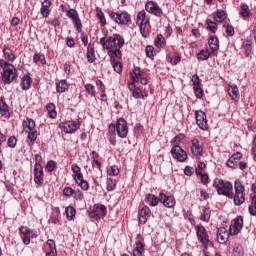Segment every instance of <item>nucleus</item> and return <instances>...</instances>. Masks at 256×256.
Segmentation results:
<instances>
[{
    "mask_svg": "<svg viewBox=\"0 0 256 256\" xmlns=\"http://www.w3.org/2000/svg\"><path fill=\"white\" fill-rule=\"evenodd\" d=\"M61 129L64 133H75L78 129L81 128V119L79 118L77 122L75 121H66L60 124Z\"/></svg>",
    "mask_w": 256,
    "mask_h": 256,
    "instance_id": "obj_7",
    "label": "nucleus"
},
{
    "mask_svg": "<svg viewBox=\"0 0 256 256\" xmlns=\"http://www.w3.org/2000/svg\"><path fill=\"white\" fill-rule=\"evenodd\" d=\"M117 187V180L113 178L107 179V191H115V188Z\"/></svg>",
    "mask_w": 256,
    "mask_h": 256,
    "instance_id": "obj_42",
    "label": "nucleus"
},
{
    "mask_svg": "<svg viewBox=\"0 0 256 256\" xmlns=\"http://www.w3.org/2000/svg\"><path fill=\"white\" fill-rule=\"evenodd\" d=\"M241 11L239 12L240 17H243V19H249L251 17V10L249 9V5L242 3L240 5Z\"/></svg>",
    "mask_w": 256,
    "mask_h": 256,
    "instance_id": "obj_23",
    "label": "nucleus"
},
{
    "mask_svg": "<svg viewBox=\"0 0 256 256\" xmlns=\"http://www.w3.org/2000/svg\"><path fill=\"white\" fill-rule=\"evenodd\" d=\"M227 166L230 167V169H237V167L239 166V160L229 158V160L227 161Z\"/></svg>",
    "mask_w": 256,
    "mask_h": 256,
    "instance_id": "obj_50",
    "label": "nucleus"
},
{
    "mask_svg": "<svg viewBox=\"0 0 256 256\" xmlns=\"http://www.w3.org/2000/svg\"><path fill=\"white\" fill-rule=\"evenodd\" d=\"M73 25L78 33H81L83 31V24L81 23L80 18H76L75 20H73Z\"/></svg>",
    "mask_w": 256,
    "mask_h": 256,
    "instance_id": "obj_47",
    "label": "nucleus"
},
{
    "mask_svg": "<svg viewBox=\"0 0 256 256\" xmlns=\"http://www.w3.org/2000/svg\"><path fill=\"white\" fill-rule=\"evenodd\" d=\"M46 109L48 111V117H50V119H55L57 117V111H55V105L53 103H48Z\"/></svg>",
    "mask_w": 256,
    "mask_h": 256,
    "instance_id": "obj_35",
    "label": "nucleus"
},
{
    "mask_svg": "<svg viewBox=\"0 0 256 256\" xmlns=\"http://www.w3.org/2000/svg\"><path fill=\"white\" fill-rule=\"evenodd\" d=\"M211 57V53H209L208 50L202 49L198 54H197V59L198 61H207Z\"/></svg>",
    "mask_w": 256,
    "mask_h": 256,
    "instance_id": "obj_38",
    "label": "nucleus"
},
{
    "mask_svg": "<svg viewBox=\"0 0 256 256\" xmlns=\"http://www.w3.org/2000/svg\"><path fill=\"white\" fill-rule=\"evenodd\" d=\"M118 60H119V58L114 56V60H113V58H111V63H112L114 71L116 73H121L123 71V66L121 65V62H119Z\"/></svg>",
    "mask_w": 256,
    "mask_h": 256,
    "instance_id": "obj_30",
    "label": "nucleus"
},
{
    "mask_svg": "<svg viewBox=\"0 0 256 256\" xmlns=\"http://www.w3.org/2000/svg\"><path fill=\"white\" fill-rule=\"evenodd\" d=\"M66 17L68 19H72V21H75V19H79V12H77V10L74 8H70L66 11Z\"/></svg>",
    "mask_w": 256,
    "mask_h": 256,
    "instance_id": "obj_37",
    "label": "nucleus"
},
{
    "mask_svg": "<svg viewBox=\"0 0 256 256\" xmlns=\"http://www.w3.org/2000/svg\"><path fill=\"white\" fill-rule=\"evenodd\" d=\"M196 229L197 238L207 248V245H209V235L207 234V230L203 226H197Z\"/></svg>",
    "mask_w": 256,
    "mask_h": 256,
    "instance_id": "obj_14",
    "label": "nucleus"
},
{
    "mask_svg": "<svg viewBox=\"0 0 256 256\" xmlns=\"http://www.w3.org/2000/svg\"><path fill=\"white\" fill-rule=\"evenodd\" d=\"M212 185L219 195L228 197V199H233L234 205L237 207H240V205L245 203V185H243L241 179H236L234 181V192L233 183L221 178H215Z\"/></svg>",
    "mask_w": 256,
    "mask_h": 256,
    "instance_id": "obj_1",
    "label": "nucleus"
},
{
    "mask_svg": "<svg viewBox=\"0 0 256 256\" xmlns=\"http://www.w3.org/2000/svg\"><path fill=\"white\" fill-rule=\"evenodd\" d=\"M23 127H24L26 132L35 131V120L28 119L27 121H24L23 122Z\"/></svg>",
    "mask_w": 256,
    "mask_h": 256,
    "instance_id": "obj_34",
    "label": "nucleus"
},
{
    "mask_svg": "<svg viewBox=\"0 0 256 256\" xmlns=\"http://www.w3.org/2000/svg\"><path fill=\"white\" fill-rule=\"evenodd\" d=\"M130 75H131L132 81H134V82L139 81V79H141V77H142L141 68L135 67L132 70V72L130 73Z\"/></svg>",
    "mask_w": 256,
    "mask_h": 256,
    "instance_id": "obj_32",
    "label": "nucleus"
},
{
    "mask_svg": "<svg viewBox=\"0 0 256 256\" xmlns=\"http://www.w3.org/2000/svg\"><path fill=\"white\" fill-rule=\"evenodd\" d=\"M0 114L5 119H9V117L11 115L9 113V106H7V104L3 100H0Z\"/></svg>",
    "mask_w": 256,
    "mask_h": 256,
    "instance_id": "obj_27",
    "label": "nucleus"
},
{
    "mask_svg": "<svg viewBox=\"0 0 256 256\" xmlns=\"http://www.w3.org/2000/svg\"><path fill=\"white\" fill-rule=\"evenodd\" d=\"M73 193H75V190H73V188H71V187H65L63 189V195L65 197H71V195H73Z\"/></svg>",
    "mask_w": 256,
    "mask_h": 256,
    "instance_id": "obj_57",
    "label": "nucleus"
},
{
    "mask_svg": "<svg viewBox=\"0 0 256 256\" xmlns=\"http://www.w3.org/2000/svg\"><path fill=\"white\" fill-rule=\"evenodd\" d=\"M32 82H33V79H31V76L29 74L24 75L20 82L21 89L23 91H29V89H31Z\"/></svg>",
    "mask_w": 256,
    "mask_h": 256,
    "instance_id": "obj_20",
    "label": "nucleus"
},
{
    "mask_svg": "<svg viewBox=\"0 0 256 256\" xmlns=\"http://www.w3.org/2000/svg\"><path fill=\"white\" fill-rule=\"evenodd\" d=\"M85 90L88 93V95H90V97H95V86L93 84H86Z\"/></svg>",
    "mask_w": 256,
    "mask_h": 256,
    "instance_id": "obj_45",
    "label": "nucleus"
},
{
    "mask_svg": "<svg viewBox=\"0 0 256 256\" xmlns=\"http://www.w3.org/2000/svg\"><path fill=\"white\" fill-rule=\"evenodd\" d=\"M3 55H4V59L7 63H13V61H15L16 57H15V52H13V50L9 47H5L3 49Z\"/></svg>",
    "mask_w": 256,
    "mask_h": 256,
    "instance_id": "obj_21",
    "label": "nucleus"
},
{
    "mask_svg": "<svg viewBox=\"0 0 256 256\" xmlns=\"http://www.w3.org/2000/svg\"><path fill=\"white\" fill-rule=\"evenodd\" d=\"M57 163L53 160H50L47 162L46 164V169L49 173H52V171H55V167H56Z\"/></svg>",
    "mask_w": 256,
    "mask_h": 256,
    "instance_id": "obj_54",
    "label": "nucleus"
},
{
    "mask_svg": "<svg viewBox=\"0 0 256 256\" xmlns=\"http://www.w3.org/2000/svg\"><path fill=\"white\" fill-rule=\"evenodd\" d=\"M149 217H151V209L149 208V206H144L139 212V223L145 225Z\"/></svg>",
    "mask_w": 256,
    "mask_h": 256,
    "instance_id": "obj_17",
    "label": "nucleus"
},
{
    "mask_svg": "<svg viewBox=\"0 0 256 256\" xmlns=\"http://www.w3.org/2000/svg\"><path fill=\"white\" fill-rule=\"evenodd\" d=\"M34 63H41V65H47V60L45 59V55L41 53H35L33 55Z\"/></svg>",
    "mask_w": 256,
    "mask_h": 256,
    "instance_id": "obj_33",
    "label": "nucleus"
},
{
    "mask_svg": "<svg viewBox=\"0 0 256 256\" xmlns=\"http://www.w3.org/2000/svg\"><path fill=\"white\" fill-rule=\"evenodd\" d=\"M88 215L91 219H101L107 215V207L105 205L95 204L93 209L88 210Z\"/></svg>",
    "mask_w": 256,
    "mask_h": 256,
    "instance_id": "obj_5",
    "label": "nucleus"
},
{
    "mask_svg": "<svg viewBox=\"0 0 256 256\" xmlns=\"http://www.w3.org/2000/svg\"><path fill=\"white\" fill-rule=\"evenodd\" d=\"M147 13L154 15L155 17H163V9L159 7L157 2L148 1L145 5Z\"/></svg>",
    "mask_w": 256,
    "mask_h": 256,
    "instance_id": "obj_9",
    "label": "nucleus"
},
{
    "mask_svg": "<svg viewBox=\"0 0 256 256\" xmlns=\"http://www.w3.org/2000/svg\"><path fill=\"white\" fill-rule=\"evenodd\" d=\"M217 241L220 243V245H225L227 241H229V232L227 231V228L220 227L217 230Z\"/></svg>",
    "mask_w": 256,
    "mask_h": 256,
    "instance_id": "obj_15",
    "label": "nucleus"
},
{
    "mask_svg": "<svg viewBox=\"0 0 256 256\" xmlns=\"http://www.w3.org/2000/svg\"><path fill=\"white\" fill-rule=\"evenodd\" d=\"M193 89L197 99H203V95L205 94L203 92V88H201L200 86H196V87H193Z\"/></svg>",
    "mask_w": 256,
    "mask_h": 256,
    "instance_id": "obj_51",
    "label": "nucleus"
},
{
    "mask_svg": "<svg viewBox=\"0 0 256 256\" xmlns=\"http://www.w3.org/2000/svg\"><path fill=\"white\" fill-rule=\"evenodd\" d=\"M20 233H22V235H24V237H26L27 235H29L31 233V229H29V227L26 226H21L19 228Z\"/></svg>",
    "mask_w": 256,
    "mask_h": 256,
    "instance_id": "obj_60",
    "label": "nucleus"
},
{
    "mask_svg": "<svg viewBox=\"0 0 256 256\" xmlns=\"http://www.w3.org/2000/svg\"><path fill=\"white\" fill-rule=\"evenodd\" d=\"M140 22V25H147L149 23V18H147V13L145 10H142L137 15V23Z\"/></svg>",
    "mask_w": 256,
    "mask_h": 256,
    "instance_id": "obj_29",
    "label": "nucleus"
},
{
    "mask_svg": "<svg viewBox=\"0 0 256 256\" xmlns=\"http://www.w3.org/2000/svg\"><path fill=\"white\" fill-rule=\"evenodd\" d=\"M242 48L245 51L246 57H249L251 55V42L247 41L242 44Z\"/></svg>",
    "mask_w": 256,
    "mask_h": 256,
    "instance_id": "obj_49",
    "label": "nucleus"
},
{
    "mask_svg": "<svg viewBox=\"0 0 256 256\" xmlns=\"http://www.w3.org/2000/svg\"><path fill=\"white\" fill-rule=\"evenodd\" d=\"M3 71L1 73V79L5 85H11L13 81H16L17 77H19V72L15 66L4 60L3 63Z\"/></svg>",
    "mask_w": 256,
    "mask_h": 256,
    "instance_id": "obj_3",
    "label": "nucleus"
},
{
    "mask_svg": "<svg viewBox=\"0 0 256 256\" xmlns=\"http://www.w3.org/2000/svg\"><path fill=\"white\" fill-rule=\"evenodd\" d=\"M232 256H245V251L243 250V246L240 244H235L232 250Z\"/></svg>",
    "mask_w": 256,
    "mask_h": 256,
    "instance_id": "obj_36",
    "label": "nucleus"
},
{
    "mask_svg": "<svg viewBox=\"0 0 256 256\" xmlns=\"http://www.w3.org/2000/svg\"><path fill=\"white\" fill-rule=\"evenodd\" d=\"M248 211L250 213V215H252L253 217H255L256 215V206L251 204L249 207H248Z\"/></svg>",
    "mask_w": 256,
    "mask_h": 256,
    "instance_id": "obj_64",
    "label": "nucleus"
},
{
    "mask_svg": "<svg viewBox=\"0 0 256 256\" xmlns=\"http://www.w3.org/2000/svg\"><path fill=\"white\" fill-rule=\"evenodd\" d=\"M241 229H243V217L237 216L234 223L229 227V235H238L241 233Z\"/></svg>",
    "mask_w": 256,
    "mask_h": 256,
    "instance_id": "obj_12",
    "label": "nucleus"
},
{
    "mask_svg": "<svg viewBox=\"0 0 256 256\" xmlns=\"http://www.w3.org/2000/svg\"><path fill=\"white\" fill-rule=\"evenodd\" d=\"M154 50H155V48H153V46H147L146 47V56L151 59L153 57Z\"/></svg>",
    "mask_w": 256,
    "mask_h": 256,
    "instance_id": "obj_63",
    "label": "nucleus"
},
{
    "mask_svg": "<svg viewBox=\"0 0 256 256\" xmlns=\"http://www.w3.org/2000/svg\"><path fill=\"white\" fill-rule=\"evenodd\" d=\"M65 213L68 221H71L73 217H75L77 211L75 210V208H73V206H68L66 207Z\"/></svg>",
    "mask_w": 256,
    "mask_h": 256,
    "instance_id": "obj_40",
    "label": "nucleus"
},
{
    "mask_svg": "<svg viewBox=\"0 0 256 256\" xmlns=\"http://www.w3.org/2000/svg\"><path fill=\"white\" fill-rule=\"evenodd\" d=\"M96 16L100 21V27H105V25H107V19H105V14L99 7H96Z\"/></svg>",
    "mask_w": 256,
    "mask_h": 256,
    "instance_id": "obj_28",
    "label": "nucleus"
},
{
    "mask_svg": "<svg viewBox=\"0 0 256 256\" xmlns=\"http://www.w3.org/2000/svg\"><path fill=\"white\" fill-rule=\"evenodd\" d=\"M110 19H112V21H114L118 25H128L129 23H131V15L127 12H111Z\"/></svg>",
    "mask_w": 256,
    "mask_h": 256,
    "instance_id": "obj_4",
    "label": "nucleus"
},
{
    "mask_svg": "<svg viewBox=\"0 0 256 256\" xmlns=\"http://www.w3.org/2000/svg\"><path fill=\"white\" fill-rule=\"evenodd\" d=\"M159 201H161L159 199V196L157 197L154 194H152V198H151V201H150L151 207H157V205H159Z\"/></svg>",
    "mask_w": 256,
    "mask_h": 256,
    "instance_id": "obj_58",
    "label": "nucleus"
},
{
    "mask_svg": "<svg viewBox=\"0 0 256 256\" xmlns=\"http://www.w3.org/2000/svg\"><path fill=\"white\" fill-rule=\"evenodd\" d=\"M208 45L212 53H217L219 51V39L215 36H211L208 40Z\"/></svg>",
    "mask_w": 256,
    "mask_h": 256,
    "instance_id": "obj_22",
    "label": "nucleus"
},
{
    "mask_svg": "<svg viewBox=\"0 0 256 256\" xmlns=\"http://www.w3.org/2000/svg\"><path fill=\"white\" fill-rule=\"evenodd\" d=\"M181 141H183V138L181 136H176L171 140V145H173V147H180Z\"/></svg>",
    "mask_w": 256,
    "mask_h": 256,
    "instance_id": "obj_56",
    "label": "nucleus"
},
{
    "mask_svg": "<svg viewBox=\"0 0 256 256\" xmlns=\"http://www.w3.org/2000/svg\"><path fill=\"white\" fill-rule=\"evenodd\" d=\"M227 18V14L223 10H218L216 12V16L214 17L216 23H223V21Z\"/></svg>",
    "mask_w": 256,
    "mask_h": 256,
    "instance_id": "obj_39",
    "label": "nucleus"
},
{
    "mask_svg": "<svg viewBox=\"0 0 256 256\" xmlns=\"http://www.w3.org/2000/svg\"><path fill=\"white\" fill-rule=\"evenodd\" d=\"M223 27L226 29V34L229 37H233V35H235V28H233V26H231V25H229L227 23H224Z\"/></svg>",
    "mask_w": 256,
    "mask_h": 256,
    "instance_id": "obj_46",
    "label": "nucleus"
},
{
    "mask_svg": "<svg viewBox=\"0 0 256 256\" xmlns=\"http://www.w3.org/2000/svg\"><path fill=\"white\" fill-rule=\"evenodd\" d=\"M205 167H207L205 162H200L195 170L196 175H202L203 169H205Z\"/></svg>",
    "mask_w": 256,
    "mask_h": 256,
    "instance_id": "obj_55",
    "label": "nucleus"
},
{
    "mask_svg": "<svg viewBox=\"0 0 256 256\" xmlns=\"http://www.w3.org/2000/svg\"><path fill=\"white\" fill-rule=\"evenodd\" d=\"M167 61H169L171 65H179V63H181V55L175 54L174 57L167 56Z\"/></svg>",
    "mask_w": 256,
    "mask_h": 256,
    "instance_id": "obj_43",
    "label": "nucleus"
},
{
    "mask_svg": "<svg viewBox=\"0 0 256 256\" xmlns=\"http://www.w3.org/2000/svg\"><path fill=\"white\" fill-rule=\"evenodd\" d=\"M86 57L88 63H95V50L93 49V45L91 44H88Z\"/></svg>",
    "mask_w": 256,
    "mask_h": 256,
    "instance_id": "obj_26",
    "label": "nucleus"
},
{
    "mask_svg": "<svg viewBox=\"0 0 256 256\" xmlns=\"http://www.w3.org/2000/svg\"><path fill=\"white\" fill-rule=\"evenodd\" d=\"M116 132L118 137L125 139L129 133V127H127V121L124 118H119L116 122Z\"/></svg>",
    "mask_w": 256,
    "mask_h": 256,
    "instance_id": "obj_6",
    "label": "nucleus"
},
{
    "mask_svg": "<svg viewBox=\"0 0 256 256\" xmlns=\"http://www.w3.org/2000/svg\"><path fill=\"white\" fill-rule=\"evenodd\" d=\"M191 153L194 154L195 157H201V155H203V148L199 145V140H192Z\"/></svg>",
    "mask_w": 256,
    "mask_h": 256,
    "instance_id": "obj_19",
    "label": "nucleus"
},
{
    "mask_svg": "<svg viewBox=\"0 0 256 256\" xmlns=\"http://www.w3.org/2000/svg\"><path fill=\"white\" fill-rule=\"evenodd\" d=\"M47 245L50 247V253H57V246L55 245V240L48 239Z\"/></svg>",
    "mask_w": 256,
    "mask_h": 256,
    "instance_id": "obj_52",
    "label": "nucleus"
},
{
    "mask_svg": "<svg viewBox=\"0 0 256 256\" xmlns=\"http://www.w3.org/2000/svg\"><path fill=\"white\" fill-rule=\"evenodd\" d=\"M136 248L133 250V256H143V251H145V244L141 241H136Z\"/></svg>",
    "mask_w": 256,
    "mask_h": 256,
    "instance_id": "obj_25",
    "label": "nucleus"
},
{
    "mask_svg": "<svg viewBox=\"0 0 256 256\" xmlns=\"http://www.w3.org/2000/svg\"><path fill=\"white\" fill-rule=\"evenodd\" d=\"M191 81H192L193 87H200V85H201V78H199V75L194 74L192 76Z\"/></svg>",
    "mask_w": 256,
    "mask_h": 256,
    "instance_id": "obj_53",
    "label": "nucleus"
},
{
    "mask_svg": "<svg viewBox=\"0 0 256 256\" xmlns=\"http://www.w3.org/2000/svg\"><path fill=\"white\" fill-rule=\"evenodd\" d=\"M45 180L43 179V166L41 164L34 165V183L37 187H43V183Z\"/></svg>",
    "mask_w": 256,
    "mask_h": 256,
    "instance_id": "obj_11",
    "label": "nucleus"
},
{
    "mask_svg": "<svg viewBox=\"0 0 256 256\" xmlns=\"http://www.w3.org/2000/svg\"><path fill=\"white\" fill-rule=\"evenodd\" d=\"M170 153L173 159H177L179 163H185L187 161V152L181 146H173Z\"/></svg>",
    "mask_w": 256,
    "mask_h": 256,
    "instance_id": "obj_8",
    "label": "nucleus"
},
{
    "mask_svg": "<svg viewBox=\"0 0 256 256\" xmlns=\"http://www.w3.org/2000/svg\"><path fill=\"white\" fill-rule=\"evenodd\" d=\"M109 175H114V177H117V175H119V167H117V165H113L109 171Z\"/></svg>",
    "mask_w": 256,
    "mask_h": 256,
    "instance_id": "obj_61",
    "label": "nucleus"
},
{
    "mask_svg": "<svg viewBox=\"0 0 256 256\" xmlns=\"http://www.w3.org/2000/svg\"><path fill=\"white\" fill-rule=\"evenodd\" d=\"M211 219V208H204L201 212L200 220L209 223Z\"/></svg>",
    "mask_w": 256,
    "mask_h": 256,
    "instance_id": "obj_31",
    "label": "nucleus"
},
{
    "mask_svg": "<svg viewBox=\"0 0 256 256\" xmlns=\"http://www.w3.org/2000/svg\"><path fill=\"white\" fill-rule=\"evenodd\" d=\"M227 92L231 99L233 101H236V103L239 102V99H241V95L239 94V88L236 84L229 85Z\"/></svg>",
    "mask_w": 256,
    "mask_h": 256,
    "instance_id": "obj_16",
    "label": "nucleus"
},
{
    "mask_svg": "<svg viewBox=\"0 0 256 256\" xmlns=\"http://www.w3.org/2000/svg\"><path fill=\"white\" fill-rule=\"evenodd\" d=\"M195 116H196V123L199 129H202V131H207V129H209V124L207 123V114L199 110L195 112Z\"/></svg>",
    "mask_w": 256,
    "mask_h": 256,
    "instance_id": "obj_10",
    "label": "nucleus"
},
{
    "mask_svg": "<svg viewBox=\"0 0 256 256\" xmlns=\"http://www.w3.org/2000/svg\"><path fill=\"white\" fill-rule=\"evenodd\" d=\"M74 180L83 191H89V182L83 178V174H75Z\"/></svg>",
    "mask_w": 256,
    "mask_h": 256,
    "instance_id": "obj_18",
    "label": "nucleus"
},
{
    "mask_svg": "<svg viewBox=\"0 0 256 256\" xmlns=\"http://www.w3.org/2000/svg\"><path fill=\"white\" fill-rule=\"evenodd\" d=\"M165 37L162 34L157 35V39L155 40L156 47H165Z\"/></svg>",
    "mask_w": 256,
    "mask_h": 256,
    "instance_id": "obj_44",
    "label": "nucleus"
},
{
    "mask_svg": "<svg viewBox=\"0 0 256 256\" xmlns=\"http://www.w3.org/2000/svg\"><path fill=\"white\" fill-rule=\"evenodd\" d=\"M26 133H28L27 137L30 143H35L37 141V130L28 131Z\"/></svg>",
    "mask_w": 256,
    "mask_h": 256,
    "instance_id": "obj_48",
    "label": "nucleus"
},
{
    "mask_svg": "<svg viewBox=\"0 0 256 256\" xmlns=\"http://www.w3.org/2000/svg\"><path fill=\"white\" fill-rule=\"evenodd\" d=\"M74 198L78 201H83V192L81 190H74Z\"/></svg>",
    "mask_w": 256,
    "mask_h": 256,
    "instance_id": "obj_62",
    "label": "nucleus"
},
{
    "mask_svg": "<svg viewBox=\"0 0 256 256\" xmlns=\"http://www.w3.org/2000/svg\"><path fill=\"white\" fill-rule=\"evenodd\" d=\"M17 145V138H15L14 136H11L8 139V147H11V149L15 148V146Z\"/></svg>",
    "mask_w": 256,
    "mask_h": 256,
    "instance_id": "obj_59",
    "label": "nucleus"
},
{
    "mask_svg": "<svg viewBox=\"0 0 256 256\" xmlns=\"http://www.w3.org/2000/svg\"><path fill=\"white\" fill-rule=\"evenodd\" d=\"M125 45V39L121 37L119 34H115L113 37H109L108 40V46H106V49L108 50V55L110 59L115 61L116 59H121L122 53L121 49Z\"/></svg>",
    "mask_w": 256,
    "mask_h": 256,
    "instance_id": "obj_2",
    "label": "nucleus"
},
{
    "mask_svg": "<svg viewBox=\"0 0 256 256\" xmlns=\"http://www.w3.org/2000/svg\"><path fill=\"white\" fill-rule=\"evenodd\" d=\"M159 200H160V203H162L164 207H167L168 209H173V207H175L177 203V201L175 200V197L167 196L163 192L159 193Z\"/></svg>",
    "mask_w": 256,
    "mask_h": 256,
    "instance_id": "obj_13",
    "label": "nucleus"
},
{
    "mask_svg": "<svg viewBox=\"0 0 256 256\" xmlns=\"http://www.w3.org/2000/svg\"><path fill=\"white\" fill-rule=\"evenodd\" d=\"M207 28L211 33H217V22L211 19L206 20Z\"/></svg>",
    "mask_w": 256,
    "mask_h": 256,
    "instance_id": "obj_41",
    "label": "nucleus"
},
{
    "mask_svg": "<svg viewBox=\"0 0 256 256\" xmlns=\"http://www.w3.org/2000/svg\"><path fill=\"white\" fill-rule=\"evenodd\" d=\"M67 89H69V84L67 83V80L63 79L56 83L57 93H65Z\"/></svg>",
    "mask_w": 256,
    "mask_h": 256,
    "instance_id": "obj_24",
    "label": "nucleus"
}]
</instances>
